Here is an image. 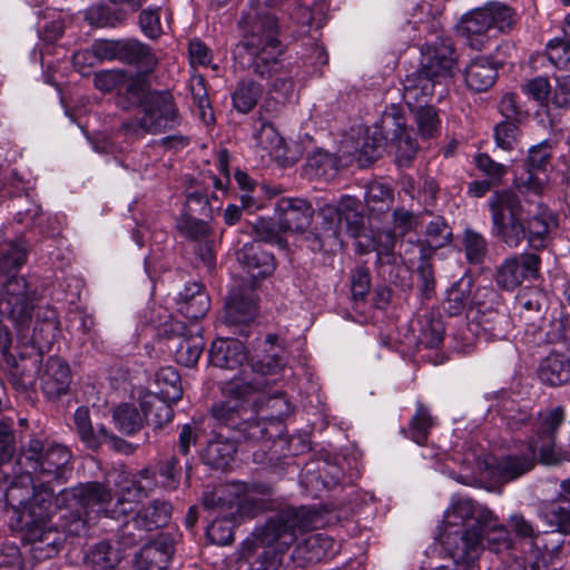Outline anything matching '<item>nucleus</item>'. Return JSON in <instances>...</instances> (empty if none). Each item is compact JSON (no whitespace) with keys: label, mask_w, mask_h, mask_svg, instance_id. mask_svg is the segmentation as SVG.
Wrapping results in <instances>:
<instances>
[{"label":"nucleus","mask_w":570,"mask_h":570,"mask_svg":"<svg viewBox=\"0 0 570 570\" xmlns=\"http://www.w3.org/2000/svg\"><path fill=\"white\" fill-rule=\"evenodd\" d=\"M32 485L33 481L30 473L10 479L8 473L0 470V493L4 497L7 504L14 511L18 518L21 515L22 511H27Z\"/></svg>","instance_id":"obj_21"},{"label":"nucleus","mask_w":570,"mask_h":570,"mask_svg":"<svg viewBox=\"0 0 570 570\" xmlns=\"http://www.w3.org/2000/svg\"><path fill=\"white\" fill-rule=\"evenodd\" d=\"M539 452L528 444L527 451L521 455L510 454L497 464L498 475L504 480H514L527 473L534 466L535 456Z\"/></svg>","instance_id":"obj_34"},{"label":"nucleus","mask_w":570,"mask_h":570,"mask_svg":"<svg viewBox=\"0 0 570 570\" xmlns=\"http://www.w3.org/2000/svg\"><path fill=\"white\" fill-rule=\"evenodd\" d=\"M119 61L135 65L144 72H151L158 65L151 48L136 39L121 40Z\"/></svg>","instance_id":"obj_32"},{"label":"nucleus","mask_w":570,"mask_h":570,"mask_svg":"<svg viewBox=\"0 0 570 570\" xmlns=\"http://www.w3.org/2000/svg\"><path fill=\"white\" fill-rule=\"evenodd\" d=\"M158 471L165 488L175 489L178 485L181 472L178 459L170 456L161 461Z\"/></svg>","instance_id":"obj_62"},{"label":"nucleus","mask_w":570,"mask_h":570,"mask_svg":"<svg viewBox=\"0 0 570 570\" xmlns=\"http://www.w3.org/2000/svg\"><path fill=\"white\" fill-rule=\"evenodd\" d=\"M547 56L550 62L560 69H570V40L554 39L548 43Z\"/></svg>","instance_id":"obj_56"},{"label":"nucleus","mask_w":570,"mask_h":570,"mask_svg":"<svg viewBox=\"0 0 570 570\" xmlns=\"http://www.w3.org/2000/svg\"><path fill=\"white\" fill-rule=\"evenodd\" d=\"M33 497L29 499L27 511H22L19 517L20 524H30L31 522H41L51 520L56 508L55 490L47 484H33Z\"/></svg>","instance_id":"obj_25"},{"label":"nucleus","mask_w":570,"mask_h":570,"mask_svg":"<svg viewBox=\"0 0 570 570\" xmlns=\"http://www.w3.org/2000/svg\"><path fill=\"white\" fill-rule=\"evenodd\" d=\"M237 451L235 442L229 439L215 438L209 440L203 454V461L214 469H226Z\"/></svg>","instance_id":"obj_38"},{"label":"nucleus","mask_w":570,"mask_h":570,"mask_svg":"<svg viewBox=\"0 0 570 570\" xmlns=\"http://www.w3.org/2000/svg\"><path fill=\"white\" fill-rule=\"evenodd\" d=\"M371 287V276L368 269L358 267L352 274L351 292L355 301H363L368 294Z\"/></svg>","instance_id":"obj_64"},{"label":"nucleus","mask_w":570,"mask_h":570,"mask_svg":"<svg viewBox=\"0 0 570 570\" xmlns=\"http://www.w3.org/2000/svg\"><path fill=\"white\" fill-rule=\"evenodd\" d=\"M236 515L243 517L236 508L217 514L216 519L207 528L208 539L218 546H227L234 540V523Z\"/></svg>","instance_id":"obj_42"},{"label":"nucleus","mask_w":570,"mask_h":570,"mask_svg":"<svg viewBox=\"0 0 570 570\" xmlns=\"http://www.w3.org/2000/svg\"><path fill=\"white\" fill-rule=\"evenodd\" d=\"M563 502L557 499L543 504L539 511V518L549 531L570 534V503L564 505Z\"/></svg>","instance_id":"obj_37"},{"label":"nucleus","mask_w":570,"mask_h":570,"mask_svg":"<svg viewBox=\"0 0 570 570\" xmlns=\"http://www.w3.org/2000/svg\"><path fill=\"white\" fill-rule=\"evenodd\" d=\"M262 386L261 382L248 381L245 377L234 376L222 386L224 401L216 403L212 413L220 424L237 430L248 407L245 406Z\"/></svg>","instance_id":"obj_10"},{"label":"nucleus","mask_w":570,"mask_h":570,"mask_svg":"<svg viewBox=\"0 0 570 570\" xmlns=\"http://www.w3.org/2000/svg\"><path fill=\"white\" fill-rule=\"evenodd\" d=\"M174 554V546L169 538H160L148 543L136 553L135 570H167Z\"/></svg>","instance_id":"obj_24"},{"label":"nucleus","mask_w":570,"mask_h":570,"mask_svg":"<svg viewBox=\"0 0 570 570\" xmlns=\"http://www.w3.org/2000/svg\"><path fill=\"white\" fill-rule=\"evenodd\" d=\"M420 332L421 343L426 347H435L443 340L444 325L441 320L430 318L422 325Z\"/></svg>","instance_id":"obj_59"},{"label":"nucleus","mask_w":570,"mask_h":570,"mask_svg":"<svg viewBox=\"0 0 570 570\" xmlns=\"http://www.w3.org/2000/svg\"><path fill=\"white\" fill-rule=\"evenodd\" d=\"M264 88L255 80L247 78L239 80L232 92L233 108L243 115L250 112L262 98Z\"/></svg>","instance_id":"obj_35"},{"label":"nucleus","mask_w":570,"mask_h":570,"mask_svg":"<svg viewBox=\"0 0 570 570\" xmlns=\"http://www.w3.org/2000/svg\"><path fill=\"white\" fill-rule=\"evenodd\" d=\"M364 199L370 213L373 215H380L391 208L394 195L389 185L380 181H373L368 184Z\"/></svg>","instance_id":"obj_45"},{"label":"nucleus","mask_w":570,"mask_h":570,"mask_svg":"<svg viewBox=\"0 0 570 570\" xmlns=\"http://www.w3.org/2000/svg\"><path fill=\"white\" fill-rule=\"evenodd\" d=\"M112 420L115 426L125 434H132L142 426V416L131 404H120L114 410Z\"/></svg>","instance_id":"obj_50"},{"label":"nucleus","mask_w":570,"mask_h":570,"mask_svg":"<svg viewBox=\"0 0 570 570\" xmlns=\"http://www.w3.org/2000/svg\"><path fill=\"white\" fill-rule=\"evenodd\" d=\"M33 296L23 277L12 276L3 285L0 295V315L24 325L31 320Z\"/></svg>","instance_id":"obj_16"},{"label":"nucleus","mask_w":570,"mask_h":570,"mask_svg":"<svg viewBox=\"0 0 570 570\" xmlns=\"http://www.w3.org/2000/svg\"><path fill=\"white\" fill-rule=\"evenodd\" d=\"M259 128L254 132L256 146L276 158L283 156L285 142L273 122L259 121Z\"/></svg>","instance_id":"obj_47"},{"label":"nucleus","mask_w":570,"mask_h":570,"mask_svg":"<svg viewBox=\"0 0 570 570\" xmlns=\"http://www.w3.org/2000/svg\"><path fill=\"white\" fill-rule=\"evenodd\" d=\"M205 219L206 218L200 216L195 217V215L186 213L177 220V228L185 237L199 240L208 235L209 229Z\"/></svg>","instance_id":"obj_55"},{"label":"nucleus","mask_w":570,"mask_h":570,"mask_svg":"<svg viewBox=\"0 0 570 570\" xmlns=\"http://www.w3.org/2000/svg\"><path fill=\"white\" fill-rule=\"evenodd\" d=\"M514 14L505 3L490 1L466 13L460 21L459 32L472 49L482 50L489 42L488 32L492 28L500 31L511 28Z\"/></svg>","instance_id":"obj_7"},{"label":"nucleus","mask_w":570,"mask_h":570,"mask_svg":"<svg viewBox=\"0 0 570 570\" xmlns=\"http://www.w3.org/2000/svg\"><path fill=\"white\" fill-rule=\"evenodd\" d=\"M41 389L48 397H58L67 393L71 374L67 362L60 357H49L40 370Z\"/></svg>","instance_id":"obj_22"},{"label":"nucleus","mask_w":570,"mask_h":570,"mask_svg":"<svg viewBox=\"0 0 570 570\" xmlns=\"http://www.w3.org/2000/svg\"><path fill=\"white\" fill-rule=\"evenodd\" d=\"M252 407L255 409L257 415L262 414V419L268 420L271 424L279 423L291 412L289 402L282 392L259 395Z\"/></svg>","instance_id":"obj_36"},{"label":"nucleus","mask_w":570,"mask_h":570,"mask_svg":"<svg viewBox=\"0 0 570 570\" xmlns=\"http://www.w3.org/2000/svg\"><path fill=\"white\" fill-rule=\"evenodd\" d=\"M497 77V68L485 57L472 60L464 71L465 83L473 91L489 89L494 83Z\"/></svg>","instance_id":"obj_33"},{"label":"nucleus","mask_w":570,"mask_h":570,"mask_svg":"<svg viewBox=\"0 0 570 570\" xmlns=\"http://www.w3.org/2000/svg\"><path fill=\"white\" fill-rule=\"evenodd\" d=\"M256 316V299L252 286L233 288L225 305V320L228 324H246Z\"/></svg>","instance_id":"obj_23"},{"label":"nucleus","mask_w":570,"mask_h":570,"mask_svg":"<svg viewBox=\"0 0 570 570\" xmlns=\"http://www.w3.org/2000/svg\"><path fill=\"white\" fill-rule=\"evenodd\" d=\"M551 147L547 141H542L533 146L529 150V169L528 175L521 179L520 188L524 191L541 194L543 190V180L534 174V171L543 170L551 157Z\"/></svg>","instance_id":"obj_30"},{"label":"nucleus","mask_w":570,"mask_h":570,"mask_svg":"<svg viewBox=\"0 0 570 570\" xmlns=\"http://www.w3.org/2000/svg\"><path fill=\"white\" fill-rule=\"evenodd\" d=\"M246 360L245 346L236 338H218L209 350V361L216 367L235 370Z\"/></svg>","instance_id":"obj_26"},{"label":"nucleus","mask_w":570,"mask_h":570,"mask_svg":"<svg viewBox=\"0 0 570 570\" xmlns=\"http://www.w3.org/2000/svg\"><path fill=\"white\" fill-rule=\"evenodd\" d=\"M169 401L156 393L146 392L140 396V407L145 420L155 429H160L174 417V411Z\"/></svg>","instance_id":"obj_31"},{"label":"nucleus","mask_w":570,"mask_h":570,"mask_svg":"<svg viewBox=\"0 0 570 570\" xmlns=\"http://www.w3.org/2000/svg\"><path fill=\"white\" fill-rule=\"evenodd\" d=\"M71 454L69 450L60 444L50 445L32 469L35 473L47 478L43 482L51 480L60 481L63 478L66 465L69 463Z\"/></svg>","instance_id":"obj_29"},{"label":"nucleus","mask_w":570,"mask_h":570,"mask_svg":"<svg viewBox=\"0 0 570 570\" xmlns=\"http://www.w3.org/2000/svg\"><path fill=\"white\" fill-rule=\"evenodd\" d=\"M452 229L441 216L434 217L425 227V246L420 243V253L424 258L426 255H432L438 248H441L451 243Z\"/></svg>","instance_id":"obj_39"},{"label":"nucleus","mask_w":570,"mask_h":570,"mask_svg":"<svg viewBox=\"0 0 570 570\" xmlns=\"http://www.w3.org/2000/svg\"><path fill=\"white\" fill-rule=\"evenodd\" d=\"M156 383L159 391L156 393L169 401L178 402L183 396L180 376L173 366L161 367L156 373Z\"/></svg>","instance_id":"obj_48"},{"label":"nucleus","mask_w":570,"mask_h":570,"mask_svg":"<svg viewBox=\"0 0 570 570\" xmlns=\"http://www.w3.org/2000/svg\"><path fill=\"white\" fill-rule=\"evenodd\" d=\"M563 421V409L556 406L539 412L533 423L534 438L531 439L529 444L539 452L540 461L544 464L553 465L561 462L560 452L554 449V439Z\"/></svg>","instance_id":"obj_13"},{"label":"nucleus","mask_w":570,"mask_h":570,"mask_svg":"<svg viewBox=\"0 0 570 570\" xmlns=\"http://www.w3.org/2000/svg\"><path fill=\"white\" fill-rule=\"evenodd\" d=\"M203 504L209 511H217V514L236 508L239 514L255 517L259 510L257 502L249 498L247 488L242 482H232L214 491H206Z\"/></svg>","instance_id":"obj_14"},{"label":"nucleus","mask_w":570,"mask_h":570,"mask_svg":"<svg viewBox=\"0 0 570 570\" xmlns=\"http://www.w3.org/2000/svg\"><path fill=\"white\" fill-rule=\"evenodd\" d=\"M540 271V257L532 253L513 255L503 261L495 275L499 287L513 291L524 281L537 278Z\"/></svg>","instance_id":"obj_18"},{"label":"nucleus","mask_w":570,"mask_h":570,"mask_svg":"<svg viewBox=\"0 0 570 570\" xmlns=\"http://www.w3.org/2000/svg\"><path fill=\"white\" fill-rule=\"evenodd\" d=\"M318 215L323 219L325 237L337 239L342 232L357 237L364 219L358 209V202L351 196H343L337 205L325 204Z\"/></svg>","instance_id":"obj_11"},{"label":"nucleus","mask_w":570,"mask_h":570,"mask_svg":"<svg viewBox=\"0 0 570 570\" xmlns=\"http://www.w3.org/2000/svg\"><path fill=\"white\" fill-rule=\"evenodd\" d=\"M318 521V513L311 508H288L271 518L258 530L257 538L265 546L288 548L299 534L315 529Z\"/></svg>","instance_id":"obj_8"},{"label":"nucleus","mask_w":570,"mask_h":570,"mask_svg":"<svg viewBox=\"0 0 570 570\" xmlns=\"http://www.w3.org/2000/svg\"><path fill=\"white\" fill-rule=\"evenodd\" d=\"M385 145L394 153L400 166L409 165L417 151L416 140L411 134L405 116L395 105L384 110L380 124L375 125L371 135L365 138L358 160L362 165L373 161L380 157Z\"/></svg>","instance_id":"obj_5"},{"label":"nucleus","mask_w":570,"mask_h":570,"mask_svg":"<svg viewBox=\"0 0 570 570\" xmlns=\"http://www.w3.org/2000/svg\"><path fill=\"white\" fill-rule=\"evenodd\" d=\"M433 416L424 405L419 403L416 406V412L409 425V438L419 445H423L425 444L430 430L433 428Z\"/></svg>","instance_id":"obj_49"},{"label":"nucleus","mask_w":570,"mask_h":570,"mask_svg":"<svg viewBox=\"0 0 570 570\" xmlns=\"http://www.w3.org/2000/svg\"><path fill=\"white\" fill-rule=\"evenodd\" d=\"M463 247L468 261L472 264L482 263L488 252L485 238L480 233L471 229H466L464 233Z\"/></svg>","instance_id":"obj_54"},{"label":"nucleus","mask_w":570,"mask_h":570,"mask_svg":"<svg viewBox=\"0 0 570 570\" xmlns=\"http://www.w3.org/2000/svg\"><path fill=\"white\" fill-rule=\"evenodd\" d=\"M268 422L262 419V414L257 415L254 407H250L236 431L240 432L245 439L261 441L269 438Z\"/></svg>","instance_id":"obj_52"},{"label":"nucleus","mask_w":570,"mask_h":570,"mask_svg":"<svg viewBox=\"0 0 570 570\" xmlns=\"http://www.w3.org/2000/svg\"><path fill=\"white\" fill-rule=\"evenodd\" d=\"M164 331L169 334L167 347L176 362L187 367L196 365L205 347L203 336L178 321L165 324Z\"/></svg>","instance_id":"obj_17"},{"label":"nucleus","mask_w":570,"mask_h":570,"mask_svg":"<svg viewBox=\"0 0 570 570\" xmlns=\"http://www.w3.org/2000/svg\"><path fill=\"white\" fill-rule=\"evenodd\" d=\"M177 304L178 312L189 321L204 317L210 307L209 296L198 283L187 284L179 293Z\"/></svg>","instance_id":"obj_28"},{"label":"nucleus","mask_w":570,"mask_h":570,"mask_svg":"<svg viewBox=\"0 0 570 570\" xmlns=\"http://www.w3.org/2000/svg\"><path fill=\"white\" fill-rule=\"evenodd\" d=\"M121 81H124V70H104L94 77L95 87L101 91L110 92L120 90Z\"/></svg>","instance_id":"obj_61"},{"label":"nucleus","mask_w":570,"mask_h":570,"mask_svg":"<svg viewBox=\"0 0 570 570\" xmlns=\"http://www.w3.org/2000/svg\"><path fill=\"white\" fill-rule=\"evenodd\" d=\"M314 209L306 199L283 197L276 204L278 227L283 232L303 233L312 224Z\"/></svg>","instance_id":"obj_19"},{"label":"nucleus","mask_w":570,"mask_h":570,"mask_svg":"<svg viewBox=\"0 0 570 570\" xmlns=\"http://www.w3.org/2000/svg\"><path fill=\"white\" fill-rule=\"evenodd\" d=\"M186 210L187 214L209 218L212 215V207L207 195L198 190L188 193L186 198Z\"/></svg>","instance_id":"obj_63"},{"label":"nucleus","mask_w":570,"mask_h":570,"mask_svg":"<svg viewBox=\"0 0 570 570\" xmlns=\"http://www.w3.org/2000/svg\"><path fill=\"white\" fill-rule=\"evenodd\" d=\"M148 81L145 75H127L124 71V81H121L119 94L125 95L134 104L142 102L147 98Z\"/></svg>","instance_id":"obj_53"},{"label":"nucleus","mask_w":570,"mask_h":570,"mask_svg":"<svg viewBox=\"0 0 570 570\" xmlns=\"http://www.w3.org/2000/svg\"><path fill=\"white\" fill-rule=\"evenodd\" d=\"M171 507L168 502L155 500L142 508L130 521L122 524L120 540L125 547H131L144 540L145 532L164 527L170 518Z\"/></svg>","instance_id":"obj_15"},{"label":"nucleus","mask_w":570,"mask_h":570,"mask_svg":"<svg viewBox=\"0 0 570 570\" xmlns=\"http://www.w3.org/2000/svg\"><path fill=\"white\" fill-rule=\"evenodd\" d=\"M144 489L136 481L121 484L114 497L111 490L101 482L80 483L61 492V500L67 501L77 512L65 511V530L71 535H81L88 523L105 515L120 519L132 512L142 499Z\"/></svg>","instance_id":"obj_2"},{"label":"nucleus","mask_w":570,"mask_h":570,"mask_svg":"<svg viewBox=\"0 0 570 570\" xmlns=\"http://www.w3.org/2000/svg\"><path fill=\"white\" fill-rule=\"evenodd\" d=\"M120 552L109 542L95 544L86 556V562L94 570H111L121 561Z\"/></svg>","instance_id":"obj_46"},{"label":"nucleus","mask_w":570,"mask_h":570,"mask_svg":"<svg viewBox=\"0 0 570 570\" xmlns=\"http://www.w3.org/2000/svg\"><path fill=\"white\" fill-rule=\"evenodd\" d=\"M428 99L425 98L413 106H409L414 116L417 131L424 139L434 138L441 132V120L438 110L433 106L421 105V102H425Z\"/></svg>","instance_id":"obj_40"},{"label":"nucleus","mask_w":570,"mask_h":570,"mask_svg":"<svg viewBox=\"0 0 570 570\" xmlns=\"http://www.w3.org/2000/svg\"><path fill=\"white\" fill-rule=\"evenodd\" d=\"M62 514L63 512L59 515L61 530L51 524V520L21 524L23 540L30 547L29 552L33 559L41 561L55 557L63 544L66 534L71 535L65 530Z\"/></svg>","instance_id":"obj_12"},{"label":"nucleus","mask_w":570,"mask_h":570,"mask_svg":"<svg viewBox=\"0 0 570 570\" xmlns=\"http://www.w3.org/2000/svg\"><path fill=\"white\" fill-rule=\"evenodd\" d=\"M334 541L322 533L309 534L297 546V554L307 562H318L333 552Z\"/></svg>","instance_id":"obj_41"},{"label":"nucleus","mask_w":570,"mask_h":570,"mask_svg":"<svg viewBox=\"0 0 570 570\" xmlns=\"http://www.w3.org/2000/svg\"><path fill=\"white\" fill-rule=\"evenodd\" d=\"M236 255L238 263L254 281L268 276L274 269L273 256L264 252L257 242L244 244Z\"/></svg>","instance_id":"obj_27"},{"label":"nucleus","mask_w":570,"mask_h":570,"mask_svg":"<svg viewBox=\"0 0 570 570\" xmlns=\"http://www.w3.org/2000/svg\"><path fill=\"white\" fill-rule=\"evenodd\" d=\"M279 0H252L249 10L242 17L239 24L250 27L242 42L250 59L253 72L272 80L268 94L279 95L287 100L294 85L289 72L285 70L281 56L283 46L278 40L276 18L265 11L277 6Z\"/></svg>","instance_id":"obj_1"},{"label":"nucleus","mask_w":570,"mask_h":570,"mask_svg":"<svg viewBox=\"0 0 570 570\" xmlns=\"http://www.w3.org/2000/svg\"><path fill=\"white\" fill-rule=\"evenodd\" d=\"M491 213V233L510 248H517L527 237L523 206L511 189L494 191L488 200Z\"/></svg>","instance_id":"obj_6"},{"label":"nucleus","mask_w":570,"mask_h":570,"mask_svg":"<svg viewBox=\"0 0 570 570\" xmlns=\"http://www.w3.org/2000/svg\"><path fill=\"white\" fill-rule=\"evenodd\" d=\"M73 422L81 441L89 448H97L101 444V439L108 436V431L104 426L94 430L88 407H78L73 414Z\"/></svg>","instance_id":"obj_44"},{"label":"nucleus","mask_w":570,"mask_h":570,"mask_svg":"<svg viewBox=\"0 0 570 570\" xmlns=\"http://www.w3.org/2000/svg\"><path fill=\"white\" fill-rule=\"evenodd\" d=\"M458 69V56L453 42L438 38L421 47L420 67L407 75L403 82V99L413 106L434 95L438 85L448 83Z\"/></svg>","instance_id":"obj_3"},{"label":"nucleus","mask_w":570,"mask_h":570,"mask_svg":"<svg viewBox=\"0 0 570 570\" xmlns=\"http://www.w3.org/2000/svg\"><path fill=\"white\" fill-rule=\"evenodd\" d=\"M519 128L511 120L502 121L494 128V139L498 147L512 150L518 142Z\"/></svg>","instance_id":"obj_57"},{"label":"nucleus","mask_w":570,"mask_h":570,"mask_svg":"<svg viewBox=\"0 0 570 570\" xmlns=\"http://www.w3.org/2000/svg\"><path fill=\"white\" fill-rule=\"evenodd\" d=\"M142 111L140 118H134L122 124L121 128L126 135L139 137L145 134H158L173 129L180 122L174 97L167 90L148 94Z\"/></svg>","instance_id":"obj_9"},{"label":"nucleus","mask_w":570,"mask_h":570,"mask_svg":"<svg viewBox=\"0 0 570 570\" xmlns=\"http://www.w3.org/2000/svg\"><path fill=\"white\" fill-rule=\"evenodd\" d=\"M512 546L509 530L491 511L479 527H470L462 532H449L444 539V550L456 566L464 569L472 568L485 548L495 554H504Z\"/></svg>","instance_id":"obj_4"},{"label":"nucleus","mask_w":570,"mask_h":570,"mask_svg":"<svg viewBox=\"0 0 570 570\" xmlns=\"http://www.w3.org/2000/svg\"><path fill=\"white\" fill-rule=\"evenodd\" d=\"M550 230V223L543 217H533L528 224V240L534 248L546 246V239Z\"/></svg>","instance_id":"obj_60"},{"label":"nucleus","mask_w":570,"mask_h":570,"mask_svg":"<svg viewBox=\"0 0 570 570\" xmlns=\"http://www.w3.org/2000/svg\"><path fill=\"white\" fill-rule=\"evenodd\" d=\"M540 380L551 386L561 385L570 379V364L558 354L547 356L539 368Z\"/></svg>","instance_id":"obj_43"},{"label":"nucleus","mask_w":570,"mask_h":570,"mask_svg":"<svg viewBox=\"0 0 570 570\" xmlns=\"http://www.w3.org/2000/svg\"><path fill=\"white\" fill-rule=\"evenodd\" d=\"M307 167L315 176L331 180L335 178L338 171L340 161L335 155L318 150L308 157Z\"/></svg>","instance_id":"obj_51"},{"label":"nucleus","mask_w":570,"mask_h":570,"mask_svg":"<svg viewBox=\"0 0 570 570\" xmlns=\"http://www.w3.org/2000/svg\"><path fill=\"white\" fill-rule=\"evenodd\" d=\"M489 509L482 507L471 499H458L444 512L443 522L445 525L442 543L449 532H462L470 527H479L482 520L489 515Z\"/></svg>","instance_id":"obj_20"},{"label":"nucleus","mask_w":570,"mask_h":570,"mask_svg":"<svg viewBox=\"0 0 570 570\" xmlns=\"http://www.w3.org/2000/svg\"><path fill=\"white\" fill-rule=\"evenodd\" d=\"M469 299L470 291L463 288L462 284H455L448 292V297L443 302V308L450 315H459L465 308Z\"/></svg>","instance_id":"obj_58"}]
</instances>
